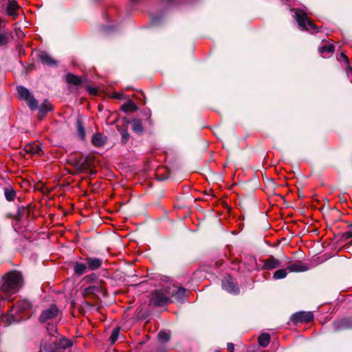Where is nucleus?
Listing matches in <instances>:
<instances>
[{
    "label": "nucleus",
    "instance_id": "nucleus-22",
    "mask_svg": "<svg viewBox=\"0 0 352 352\" xmlns=\"http://www.w3.org/2000/svg\"><path fill=\"white\" fill-rule=\"evenodd\" d=\"M260 346H266L270 342V336L268 333H262L258 338Z\"/></svg>",
    "mask_w": 352,
    "mask_h": 352
},
{
    "label": "nucleus",
    "instance_id": "nucleus-4",
    "mask_svg": "<svg viewBox=\"0 0 352 352\" xmlns=\"http://www.w3.org/2000/svg\"><path fill=\"white\" fill-rule=\"evenodd\" d=\"M16 90L19 98L25 100L31 109H35L37 108V101L27 88L23 86H19L17 87Z\"/></svg>",
    "mask_w": 352,
    "mask_h": 352
},
{
    "label": "nucleus",
    "instance_id": "nucleus-34",
    "mask_svg": "<svg viewBox=\"0 0 352 352\" xmlns=\"http://www.w3.org/2000/svg\"><path fill=\"white\" fill-rule=\"evenodd\" d=\"M344 236L346 239H352V224L349 226L348 231L344 234Z\"/></svg>",
    "mask_w": 352,
    "mask_h": 352
},
{
    "label": "nucleus",
    "instance_id": "nucleus-10",
    "mask_svg": "<svg viewBox=\"0 0 352 352\" xmlns=\"http://www.w3.org/2000/svg\"><path fill=\"white\" fill-rule=\"evenodd\" d=\"M262 262L263 263L262 269L265 270H274L281 266V262L273 256L263 260Z\"/></svg>",
    "mask_w": 352,
    "mask_h": 352
},
{
    "label": "nucleus",
    "instance_id": "nucleus-12",
    "mask_svg": "<svg viewBox=\"0 0 352 352\" xmlns=\"http://www.w3.org/2000/svg\"><path fill=\"white\" fill-rule=\"evenodd\" d=\"M88 270H96L100 268L102 264V260L99 258L87 257L85 258Z\"/></svg>",
    "mask_w": 352,
    "mask_h": 352
},
{
    "label": "nucleus",
    "instance_id": "nucleus-17",
    "mask_svg": "<svg viewBox=\"0 0 352 352\" xmlns=\"http://www.w3.org/2000/svg\"><path fill=\"white\" fill-rule=\"evenodd\" d=\"M52 109V104L47 100H45L39 107V118H43L45 113Z\"/></svg>",
    "mask_w": 352,
    "mask_h": 352
},
{
    "label": "nucleus",
    "instance_id": "nucleus-35",
    "mask_svg": "<svg viewBox=\"0 0 352 352\" xmlns=\"http://www.w3.org/2000/svg\"><path fill=\"white\" fill-rule=\"evenodd\" d=\"M228 350L230 351V352H233L234 350V346L232 343H228Z\"/></svg>",
    "mask_w": 352,
    "mask_h": 352
},
{
    "label": "nucleus",
    "instance_id": "nucleus-21",
    "mask_svg": "<svg viewBox=\"0 0 352 352\" xmlns=\"http://www.w3.org/2000/svg\"><path fill=\"white\" fill-rule=\"evenodd\" d=\"M66 81L69 84H73L75 85H79L82 82L81 78L79 76H75L72 74H67L66 75Z\"/></svg>",
    "mask_w": 352,
    "mask_h": 352
},
{
    "label": "nucleus",
    "instance_id": "nucleus-1",
    "mask_svg": "<svg viewBox=\"0 0 352 352\" xmlns=\"http://www.w3.org/2000/svg\"><path fill=\"white\" fill-rule=\"evenodd\" d=\"M22 285V274L17 271H11L2 278L1 290L7 295H12L18 292Z\"/></svg>",
    "mask_w": 352,
    "mask_h": 352
},
{
    "label": "nucleus",
    "instance_id": "nucleus-6",
    "mask_svg": "<svg viewBox=\"0 0 352 352\" xmlns=\"http://www.w3.org/2000/svg\"><path fill=\"white\" fill-rule=\"evenodd\" d=\"M59 310L56 305H52L48 309L43 311L39 320L41 322H45L49 320H52L58 316Z\"/></svg>",
    "mask_w": 352,
    "mask_h": 352
},
{
    "label": "nucleus",
    "instance_id": "nucleus-39",
    "mask_svg": "<svg viewBox=\"0 0 352 352\" xmlns=\"http://www.w3.org/2000/svg\"><path fill=\"white\" fill-rule=\"evenodd\" d=\"M168 1L171 2L173 0H168Z\"/></svg>",
    "mask_w": 352,
    "mask_h": 352
},
{
    "label": "nucleus",
    "instance_id": "nucleus-14",
    "mask_svg": "<svg viewBox=\"0 0 352 352\" xmlns=\"http://www.w3.org/2000/svg\"><path fill=\"white\" fill-rule=\"evenodd\" d=\"M25 151L32 155L40 156L43 153L40 144H32L25 146Z\"/></svg>",
    "mask_w": 352,
    "mask_h": 352
},
{
    "label": "nucleus",
    "instance_id": "nucleus-9",
    "mask_svg": "<svg viewBox=\"0 0 352 352\" xmlns=\"http://www.w3.org/2000/svg\"><path fill=\"white\" fill-rule=\"evenodd\" d=\"M292 320L294 322H309L314 319V314L310 311H300L292 315Z\"/></svg>",
    "mask_w": 352,
    "mask_h": 352
},
{
    "label": "nucleus",
    "instance_id": "nucleus-33",
    "mask_svg": "<svg viewBox=\"0 0 352 352\" xmlns=\"http://www.w3.org/2000/svg\"><path fill=\"white\" fill-rule=\"evenodd\" d=\"M21 309H26L30 307V302L28 300L21 301L19 304Z\"/></svg>",
    "mask_w": 352,
    "mask_h": 352
},
{
    "label": "nucleus",
    "instance_id": "nucleus-15",
    "mask_svg": "<svg viewBox=\"0 0 352 352\" xmlns=\"http://www.w3.org/2000/svg\"><path fill=\"white\" fill-rule=\"evenodd\" d=\"M91 141L94 146L100 147L106 143L107 137L101 133H96L92 136Z\"/></svg>",
    "mask_w": 352,
    "mask_h": 352
},
{
    "label": "nucleus",
    "instance_id": "nucleus-13",
    "mask_svg": "<svg viewBox=\"0 0 352 352\" xmlns=\"http://www.w3.org/2000/svg\"><path fill=\"white\" fill-rule=\"evenodd\" d=\"M19 6L14 0L9 1L7 5V13L8 15L16 18L18 16Z\"/></svg>",
    "mask_w": 352,
    "mask_h": 352
},
{
    "label": "nucleus",
    "instance_id": "nucleus-32",
    "mask_svg": "<svg viewBox=\"0 0 352 352\" xmlns=\"http://www.w3.org/2000/svg\"><path fill=\"white\" fill-rule=\"evenodd\" d=\"M60 345L62 348L66 349V348L72 346V342L69 340L63 339V340H60Z\"/></svg>",
    "mask_w": 352,
    "mask_h": 352
},
{
    "label": "nucleus",
    "instance_id": "nucleus-16",
    "mask_svg": "<svg viewBox=\"0 0 352 352\" xmlns=\"http://www.w3.org/2000/svg\"><path fill=\"white\" fill-rule=\"evenodd\" d=\"M40 60L44 63L49 66H53L56 64V61L54 60L49 54L45 52H41L39 54Z\"/></svg>",
    "mask_w": 352,
    "mask_h": 352
},
{
    "label": "nucleus",
    "instance_id": "nucleus-2",
    "mask_svg": "<svg viewBox=\"0 0 352 352\" xmlns=\"http://www.w3.org/2000/svg\"><path fill=\"white\" fill-rule=\"evenodd\" d=\"M151 303L155 307H161L171 302L170 299V292H168L166 287H163L155 290L152 294L150 299Z\"/></svg>",
    "mask_w": 352,
    "mask_h": 352
},
{
    "label": "nucleus",
    "instance_id": "nucleus-23",
    "mask_svg": "<svg viewBox=\"0 0 352 352\" xmlns=\"http://www.w3.org/2000/svg\"><path fill=\"white\" fill-rule=\"evenodd\" d=\"M87 267V266L86 264L76 263L74 267V270L76 274L80 276L85 272Z\"/></svg>",
    "mask_w": 352,
    "mask_h": 352
},
{
    "label": "nucleus",
    "instance_id": "nucleus-29",
    "mask_svg": "<svg viewBox=\"0 0 352 352\" xmlns=\"http://www.w3.org/2000/svg\"><path fill=\"white\" fill-rule=\"evenodd\" d=\"M158 339L163 342H168L170 339V334L166 331H160L158 333Z\"/></svg>",
    "mask_w": 352,
    "mask_h": 352
},
{
    "label": "nucleus",
    "instance_id": "nucleus-24",
    "mask_svg": "<svg viewBox=\"0 0 352 352\" xmlns=\"http://www.w3.org/2000/svg\"><path fill=\"white\" fill-rule=\"evenodd\" d=\"M287 267L286 269L278 270L274 273L273 278L276 280L284 278L287 276Z\"/></svg>",
    "mask_w": 352,
    "mask_h": 352
},
{
    "label": "nucleus",
    "instance_id": "nucleus-7",
    "mask_svg": "<svg viewBox=\"0 0 352 352\" xmlns=\"http://www.w3.org/2000/svg\"><path fill=\"white\" fill-rule=\"evenodd\" d=\"M168 292H170V298H174L175 300L182 302L185 298L186 290L183 287H177L175 286L166 287Z\"/></svg>",
    "mask_w": 352,
    "mask_h": 352
},
{
    "label": "nucleus",
    "instance_id": "nucleus-26",
    "mask_svg": "<svg viewBox=\"0 0 352 352\" xmlns=\"http://www.w3.org/2000/svg\"><path fill=\"white\" fill-rule=\"evenodd\" d=\"M318 51L320 54L325 52L332 53L334 51V46L331 44L319 47Z\"/></svg>",
    "mask_w": 352,
    "mask_h": 352
},
{
    "label": "nucleus",
    "instance_id": "nucleus-8",
    "mask_svg": "<svg viewBox=\"0 0 352 352\" xmlns=\"http://www.w3.org/2000/svg\"><path fill=\"white\" fill-rule=\"evenodd\" d=\"M72 164L78 173L85 171L89 168V164L86 157L83 156L76 157L72 159Z\"/></svg>",
    "mask_w": 352,
    "mask_h": 352
},
{
    "label": "nucleus",
    "instance_id": "nucleus-11",
    "mask_svg": "<svg viewBox=\"0 0 352 352\" xmlns=\"http://www.w3.org/2000/svg\"><path fill=\"white\" fill-rule=\"evenodd\" d=\"M287 267L289 272H302L309 270L308 265L300 261L289 263Z\"/></svg>",
    "mask_w": 352,
    "mask_h": 352
},
{
    "label": "nucleus",
    "instance_id": "nucleus-20",
    "mask_svg": "<svg viewBox=\"0 0 352 352\" xmlns=\"http://www.w3.org/2000/svg\"><path fill=\"white\" fill-rule=\"evenodd\" d=\"M11 38L12 35L10 32H0V47L6 46Z\"/></svg>",
    "mask_w": 352,
    "mask_h": 352
},
{
    "label": "nucleus",
    "instance_id": "nucleus-30",
    "mask_svg": "<svg viewBox=\"0 0 352 352\" xmlns=\"http://www.w3.org/2000/svg\"><path fill=\"white\" fill-rule=\"evenodd\" d=\"M100 291V287L98 285L90 286L86 288L85 292L87 294H95Z\"/></svg>",
    "mask_w": 352,
    "mask_h": 352
},
{
    "label": "nucleus",
    "instance_id": "nucleus-28",
    "mask_svg": "<svg viewBox=\"0 0 352 352\" xmlns=\"http://www.w3.org/2000/svg\"><path fill=\"white\" fill-rule=\"evenodd\" d=\"M119 333H120L119 328H116L112 331L111 334L109 338V340L111 344H114L117 341V340L118 338Z\"/></svg>",
    "mask_w": 352,
    "mask_h": 352
},
{
    "label": "nucleus",
    "instance_id": "nucleus-31",
    "mask_svg": "<svg viewBox=\"0 0 352 352\" xmlns=\"http://www.w3.org/2000/svg\"><path fill=\"white\" fill-rule=\"evenodd\" d=\"M121 135H122V140H121L123 144H126V142L129 139V137H130L129 133H128V131L126 130H122L121 131Z\"/></svg>",
    "mask_w": 352,
    "mask_h": 352
},
{
    "label": "nucleus",
    "instance_id": "nucleus-36",
    "mask_svg": "<svg viewBox=\"0 0 352 352\" xmlns=\"http://www.w3.org/2000/svg\"><path fill=\"white\" fill-rule=\"evenodd\" d=\"M120 97H121V95L118 93H115L113 94V98H120Z\"/></svg>",
    "mask_w": 352,
    "mask_h": 352
},
{
    "label": "nucleus",
    "instance_id": "nucleus-5",
    "mask_svg": "<svg viewBox=\"0 0 352 352\" xmlns=\"http://www.w3.org/2000/svg\"><path fill=\"white\" fill-rule=\"evenodd\" d=\"M222 287L230 294H236L239 292L237 284L230 276L224 277L222 280Z\"/></svg>",
    "mask_w": 352,
    "mask_h": 352
},
{
    "label": "nucleus",
    "instance_id": "nucleus-27",
    "mask_svg": "<svg viewBox=\"0 0 352 352\" xmlns=\"http://www.w3.org/2000/svg\"><path fill=\"white\" fill-rule=\"evenodd\" d=\"M77 133L78 135L81 138L84 139L85 136V131L80 120L77 121Z\"/></svg>",
    "mask_w": 352,
    "mask_h": 352
},
{
    "label": "nucleus",
    "instance_id": "nucleus-3",
    "mask_svg": "<svg viewBox=\"0 0 352 352\" xmlns=\"http://www.w3.org/2000/svg\"><path fill=\"white\" fill-rule=\"evenodd\" d=\"M295 14L298 23L301 28L307 31L317 32V27L315 23L302 11H296Z\"/></svg>",
    "mask_w": 352,
    "mask_h": 352
},
{
    "label": "nucleus",
    "instance_id": "nucleus-38",
    "mask_svg": "<svg viewBox=\"0 0 352 352\" xmlns=\"http://www.w3.org/2000/svg\"><path fill=\"white\" fill-rule=\"evenodd\" d=\"M91 277H93V278H96V275L92 274L90 276H89V278H91ZM87 278H88V276Z\"/></svg>",
    "mask_w": 352,
    "mask_h": 352
},
{
    "label": "nucleus",
    "instance_id": "nucleus-37",
    "mask_svg": "<svg viewBox=\"0 0 352 352\" xmlns=\"http://www.w3.org/2000/svg\"><path fill=\"white\" fill-rule=\"evenodd\" d=\"M341 56L346 61L348 62V58L346 57V56L344 54V53H341Z\"/></svg>",
    "mask_w": 352,
    "mask_h": 352
},
{
    "label": "nucleus",
    "instance_id": "nucleus-19",
    "mask_svg": "<svg viewBox=\"0 0 352 352\" xmlns=\"http://www.w3.org/2000/svg\"><path fill=\"white\" fill-rule=\"evenodd\" d=\"M138 107L131 100L128 101L121 106V110L125 113L134 112L137 111Z\"/></svg>",
    "mask_w": 352,
    "mask_h": 352
},
{
    "label": "nucleus",
    "instance_id": "nucleus-25",
    "mask_svg": "<svg viewBox=\"0 0 352 352\" xmlns=\"http://www.w3.org/2000/svg\"><path fill=\"white\" fill-rule=\"evenodd\" d=\"M5 196L8 201H13L16 197L15 191L12 188L5 189Z\"/></svg>",
    "mask_w": 352,
    "mask_h": 352
},
{
    "label": "nucleus",
    "instance_id": "nucleus-18",
    "mask_svg": "<svg viewBox=\"0 0 352 352\" xmlns=\"http://www.w3.org/2000/svg\"><path fill=\"white\" fill-rule=\"evenodd\" d=\"M133 131L136 133H142L144 128L140 120L134 119L131 122Z\"/></svg>",
    "mask_w": 352,
    "mask_h": 352
}]
</instances>
